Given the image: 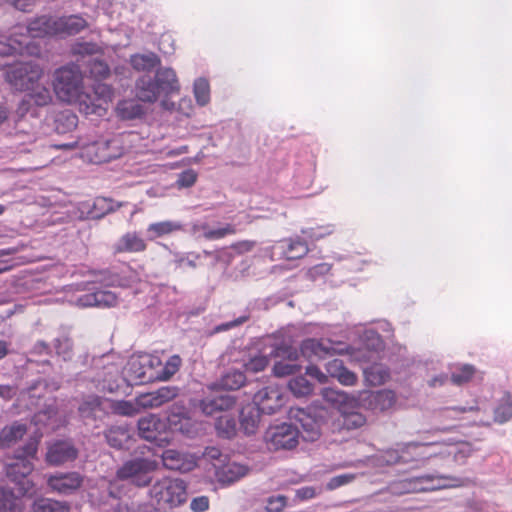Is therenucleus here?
<instances>
[{
    "mask_svg": "<svg viewBox=\"0 0 512 512\" xmlns=\"http://www.w3.org/2000/svg\"><path fill=\"white\" fill-rule=\"evenodd\" d=\"M53 89L61 102L75 105L85 115H104L113 98L112 87L104 83H97L91 92H86L84 75L76 64H68L55 70Z\"/></svg>",
    "mask_w": 512,
    "mask_h": 512,
    "instance_id": "f257e3e1",
    "label": "nucleus"
},
{
    "mask_svg": "<svg viewBox=\"0 0 512 512\" xmlns=\"http://www.w3.org/2000/svg\"><path fill=\"white\" fill-rule=\"evenodd\" d=\"M50 36H57L56 17L42 15L27 26L17 25L9 37L0 40V60L11 55L39 56L41 48L33 39ZM5 65L0 61V67Z\"/></svg>",
    "mask_w": 512,
    "mask_h": 512,
    "instance_id": "f03ea898",
    "label": "nucleus"
},
{
    "mask_svg": "<svg viewBox=\"0 0 512 512\" xmlns=\"http://www.w3.org/2000/svg\"><path fill=\"white\" fill-rule=\"evenodd\" d=\"M149 496L158 510L171 511L187 502L188 484L181 478L165 476L151 485Z\"/></svg>",
    "mask_w": 512,
    "mask_h": 512,
    "instance_id": "7ed1b4c3",
    "label": "nucleus"
},
{
    "mask_svg": "<svg viewBox=\"0 0 512 512\" xmlns=\"http://www.w3.org/2000/svg\"><path fill=\"white\" fill-rule=\"evenodd\" d=\"M462 485H464V480L460 478L427 474L419 477L394 481L389 484L388 490L392 494L400 496L404 494L435 491Z\"/></svg>",
    "mask_w": 512,
    "mask_h": 512,
    "instance_id": "20e7f679",
    "label": "nucleus"
},
{
    "mask_svg": "<svg viewBox=\"0 0 512 512\" xmlns=\"http://www.w3.org/2000/svg\"><path fill=\"white\" fill-rule=\"evenodd\" d=\"M161 359L151 354L133 355L124 368V379L129 385H143L157 381Z\"/></svg>",
    "mask_w": 512,
    "mask_h": 512,
    "instance_id": "39448f33",
    "label": "nucleus"
},
{
    "mask_svg": "<svg viewBox=\"0 0 512 512\" xmlns=\"http://www.w3.org/2000/svg\"><path fill=\"white\" fill-rule=\"evenodd\" d=\"M158 468L155 460L148 458H134L122 464L116 471V478L119 480H129L137 487H146L151 481L150 473Z\"/></svg>",
    "mask_w": 512,
    "mask_h": 512,
    "instance_id": "423d86ee",
    "label": "nucleus"
},
{
    "mask_svg": "<svg viewBox=\"0 0 512 512\" xmlns=\"http://www.w3.org/2000/svg\"><path fill=\"white\" fill-rule=\"evenodd\" d=\"M124 148L119 138L99 140L85 145L81 157L93 164H103L121 157Z\"/></svg>",
    "mask_w": 512,
    "mask_h": 512,
    "instance_id": "0eeeda50",
    "label": "nucleus"
},
{
    "mask_svg": "<svg viewBox=\"0 0 512 512\" xmlns=\"http://www.w3.org/2000/svg\"><path fill=\"white\" fill-rule=\"evenodd\" d=\"M435 444L437 443L420 441L409 442L404 444L400 449H387L384 451L382 458L388 465L417 462L430 457L431 454L426 455L423 449Z\"/></svg>",
    "mask_w": 512,
    "mask_h": 512,
    "instance_id": "6e6552de",
    "label": "nucleus"
},
{
    "mask_svg": "<svg viewBox=\"0 0 512 512\" xmlns=\"http://www.w3.org/2000/svg\"><path fill=\"white\" fill-rule=\"evenodd\" d=\"M43 69L35 62H23L7 72V80L17 90L25 91L39 83Z\"/></svg>",
    "mask_w": 512,
    "mask_h": 512,
    "instance_id": "1a4fd4ad",
    "label": "nucleus"
},
{
    "mask_svg": "<svg viewBox=\"0 0 512 512\" xmlns=\"http://www.w3.org/2000/svg\"><path fill=\"white\" fill-rule=\"evenodd\" d=\"M299 428L282 423L270 427L265 433V441L270 450H292L299 441Z\"/></svg>",
    "mask_w": 512,
    "mask_h": 512,
    "instance_id": "9d476101",
    "label": "nucleus"
},
{
    "mask_svg": "<svg viewBox=\"0 0 512 512\" xmlns=\"http://www.w3.org/2000/svg\"><path fill=\"white\" fill-rule=\"evenodd\" d=\"M290 418L300 425L299 435L305 441H315L321 435L322 417L316 415L310 409L295 408L290 410Z\"/></svg>",
    "mask_w": 512,
    "mask_h": 512,
    "instance_id": "9b49d317",
    "label": "nucleus"
},
{
    "mask_svg": "<svg viewBox=\"0 0 512 512\" xmlns=\"http://www.w3.org/2000/svg\"><path fill=\"white\" fill-rule=\"evenodd\" d=\"M253 402L259 407L263 414L271 415L283 407L285 397L279 386L270 385L256 392L253 397Z\"/></svg>",
    "mask_w": 512,
    "mask_h": 512,
    "instance_id": "f8f14e48",
    "label": "nucleus"
},
{
    "mask_svg": "<svg viewBox=\"0 0 512 512\" xmlns=\"http://www.w3.org/2000/svg\"><path fill=\"white\" fill-rule=\"evenodd\" d=\"M77 457L78 450L72 442L58 440L48 446L45 461L50 466H60L74 461Z\"/></svg>",
    "mask_w": 512,
    "mask_h": 512,
    "instance_id": "ddd939ff",
    "label": "nucleus"
},
{
    "mask_svg": "<svg viewBox=\"0 0 512 512\" xmlns=\"http://www.w3.org/2000/svg\"><path fill=\"white\" fill-rule=\"evenodd\" d=\"M179 394L176 386H163L155 391L143 393L137 396L136 404L144 409L159 408L174 400Z\"/></svg>",
    "mask_w": 512,
    "mask_h": 512,
    "instance_id": "4468645a",
    "label": "nucleus"
},
{
    "mask_svg": "<svg viewBox=\"0 0 512 512\" xmlns=\"http://www.w3.org/2000/svg\"><path fill=\"white\" fill-rule=\"evenodd\" d=\"M83 484V476L78 472L56 473L47 479V485L59 494H71Z\"/></svg>",
    "mask_w": 512,
    "mask_h": 512,
    "instance_id": "2eb2a0df",
    "label": "nucleus"
},
{
    "mask_svg": "<svg viewBox=\"0 0 512 512\" xmlns=\"http://www.w3.org/2000/svg\"><path fill=\"white\" fill-rule=\"evenodd\" d=\"M161 459L165 468L180 472H189L197 465L196 458L193 455L175 449L163 451Z\"/></svg>",
    "mask_w": 512,
    "mask_h": 512,
    "instance_id": "dca6fc26",
    "label": "nucleus"
},
{
    "mask_svg": "<svg viewBox=\"0 0 512 512\" xmlns=\"http://www.w3.org/2000/svg\"><path fill=\"white\" fill-rule=\"evenodd\" d=\"M167 421L170 428L175 431L187 435L193 432L194 424L189 415V411L185 405L180 402H176L170 407Z\"/></svg>",
    "mask_w": 512,
    "mask_h": 512,
    "instance_id": "f3484780",
    "label": "nucleus"
},
{
    "mask_svg": "<svg viewBox=\"0 0 512 512\" xmlns=\"http://www.w3.org/2000/svg\"><path fill=\"white\" fill-rule=\"evenodd\" d=\"M118 303V297L109 290H97L92 293L81 295L77 299V305L80 307H115Z\"/></svg>",
    "mask_w": 512,
    "mask_h": 512,
    "instance_id": "a211bd4d",
    "label": "nucleus"
},
{
    "mask_svg": "<svg viewBox=\"0 0 512 512\" xmlns=\"http://www.w3.org/2000/svg\"><path fill=\"white\" fill-rule=\"evenodd\" d=\"M28 93L25 95L23 100L20 102L18 107V114L23 116L25 113L29 110V105L31 102H33L37 106H46L51 103L52 101V95L50 93V90L39 83L34 85L30 89H26Z\"/></svg>",
    "mask_w": 512,
    "mask_h": 512,
    "instance_id": "6ab92c4d",
    "label": "nucleus"
},
{
    "mask_svg": "<svg viewBox=\"0 0 512 512\" xmlns=\"http://www.w3.org/2000/svg\"><path fill=\"white\" fill-rule=\"evenodd\" d=\"M363 400L366 408L373 411H385L395 404L396 397L393 391L384 389L368 392Z\"/></svg>",
    "mask_w": 512,
    "mask_h": 512,
    "instance_id": "aec40b11",
    "label": "nucleus"
},
{
    "mask_svg": "<svg viewBox=\"0 0 512 512\" xmlns=\"http://www.w3.org/2000/svg\"><path fill=\"white\" fill-rule=\"evenodd\" d=\"M57 36H72L88 27V22L80 15L56 17Z\"/></svg>",
    "mask_w": 512,
    "mask_h": 512,
    "instance_id": "412c9836",
    "label": "nucleus"
},
{
    "mask_svg": "<svg viewBox=\"0 0 512 512\" xmlns=\"http://www.w3.org/2000/svg\"><path fill=\"white\" fill-rule=\"evenodd\" d=\"M277 249L283 258L296 260L304 257L308 251V244L300 238H290L279 241Z\"/></svg>",
    "mask_w": 512,
    "mask_h": 512,
    "instance_id": "4be33fe9",
    "label": "nucleus"
},
{
    "mask_svg": "<svg viewBox=\"0 0 512 512\" xmlns=\"http://www.w3.org/2000/svg\"><path fill=\"white\" fill-rule=\"evenodd\" d=\"M214 467L218 481L225 484H231L239 480L248 472L246 466L236 462H227L219 465L214 463Z\"/></svg>",
    "mask_w": 512,
    "mask_h": 512,
    "instance_id": "5701e85b",
    "label": "nucleus"
},
{
    "mask_svg": "<svg viewBox=\"0 0 512 512\" xmlns=\"http://www.w3.org/2000/svg\"><path fill=\"white\" fill-rule=\"evenodd\" d=\"M301 353L306 357L325 358L335 353L330 341L324 339L309 338L304 340L300 346Z\"/></svg>",
    "mask_w": 512,
    "mask_h": 512,
    "instance_id": "b1692460",
    "label": "nucleus"
},
{
    "mask_svg": "<svg viewBox=\"0 0 512 512\" xmlns=\"http://www.w3.org/2000/svg\"><path fill=\"white\" fill-rule=\"evenodd\" d=\"M236 398L231 395H217L207 397L200 401V408L205 415H214L216 412L227 411L234 407Z\"/></svg>",
    "mask_w": 512,
    "mask_h": 512,
    "instance_id": "393cba45",
    "label": "nucleus"
},
{
    "mask_svg": "<svg viewBox=\"0 0 512 512\" xmlns=\"http://www.w3.org/2000/svg\"><path fill=\"white\" fill-rule=\"evenodd\" d=\"M161 91L155 79L144 75L136 82V96L140 101L153 103L160 96Z\"/></svg>",
    "mask_w": 512,
    "mask_h": 512,
    "instance_id": "a878e982",
    "label": "nucleus"
},
{
    "mask_svg": "<svg viewBox=\"0 0 512 512\" xmlns=\"http://www.w3.org/2000/svg\"><path fill=\"white\" fill-rule=\"evenodd\" d=\"M147 245L136 232H128L124 234L114 245V253H138L143 252Z\"/></svg>",
    "mask_w": 512,
    "mask_h": 512,
    "instance_id": "bb28decb",
    "label": "nucleus"
},
{
    "mask_svg": "<svg viewBox=\"0 0 512 512\" xmlns=\"http://www.w3.org/2000/svg\"><path fill=\"white\" fill-rule=\"evenodd\" d=\"M261 410L257 405H246L240 411V428L247 435L255 434L260 423Z\"/></svg>",
    "mask_w": 512,
    "mask_h": 512,
    "instance_id": "cd10ccee",
    "label": "nucleus"
},
{
    "mask_svg": "<svg viewBox=\"0 0 512 512\" xmlns=\"http://www.w3.org/2000/svg\"><path fill=\"white\" fill-rule=\"evenodd\" d=\"M34 464L25 457H15V461L6 465L7 477L16 483L21 482L24 478L32 473Z\"/></svg>",
    "mask_w": 512,
    "mask_h": 512,
    "instance_id": "c85d7f7f",
    "label": "nucleus"
},
{
    "mask_svg": "<svg viewBox=\"0 0 512 512\" xmlns=\"http://www.w3.org/2000/svg\"><path fill=\"white\" fill-rule=\"evenodd\" d=\"M327 373L345 386H352L357 382V376L354 372L344 367L342 360L333 359L326 365Z\"/></svg>",
    "mask_w": 512,
    "mask_h": 512,
    "instance_id": "c756f323",
    "label": "nucleus"
},
{
    "mask_svg": "<svg viewBox=\"0 0 512 512\" xmlns=\"http://www.w3.org/2000/svg\"><path fill=\"white\" fill-rule=\"evenodd\" d=\"M155 80L161 93L169 95L179 91L180 86L176 73L171 68H163L157 70Z\"/></svg>",
    "mask_w": 512,
    "mask_h": 512,
    "instance_id": "7c9ffc66",
    "label": "nucleus"
},
{
    "mask_svg": "<svg viewBox=\"0 0 512 512\" xmlns=\"http://www.w3.org/2000/svg\"><path fill=\"white\" fill-rule=\"evenodd\" d=\"M27 432L25 424L14 422L0 431V449L8 448L23 438Z\"/></svg>",
    "mask_w": 512,
    "mask_h": 512,
    "instance_id": "2f4dec72",
    "label": "nucleus"
},
{
    "mask_svg": "<svg viewBox=\"0 0 512 512\" xmlns=\"http://www.w3.org/2000/svg\"><path fill=\"white\" fill-rule=\"evenodd\" d=\"M161 427V420L155 415L143 417L138 421L139 435L147 441H156Z\"/></svg>",
    "mask_w": 512,
    "mask_h": 512,
    "instance_id": "473e14b6",
    "label": "nucleus"
},
{
    "mask_svg": "<svg viewBox=\"0 0 512 512\" xmlns=\"http://www.w3.org/2000/svg\"><path fill=\"white\" fill-rule=\"evenodd\" d=\"M23 499L7 487H0V512H23Z\"/></svg>",
    "mask_w": 512,
    "mask_h": 512,
    "instance_id": "72a5a7b5",
    "label": "nucleus"
},
{
    "mask_svg": "<svg viewBox=\"0 0 512 512\" xmlns=\"http://www.w3.org/2000/svg\"><path fill=\"white\" fill-rule=\"evenodd\" d=\"M79 413L83 419H100L105 414L99 396H88L79 406Z\"/></svg>",
    "mask_w": 512,
    "mask_h": 512,
    "instance_id": "f704fd0d",
    "label": "nucleus"
},
{
    "mask_svg": "<svg viewBox=\"0 0 512 512\" xmlns=\"http://www.w3.org/2000/svg\"><path fill=\"white\" fill-rule=\"evenodd\" d=\"M182 229L183 225L180 222L166 220L151 223L147 228V232L150 234V239L152 240L181 231Z\"/></svg>",
    "mask_w": 512,
    "mask_h": 512,
    "instance_id": "c9c22d12",
    "label": "nucleus"
},
{
    "mask_svg": "<svg viewBox=\"0 0 512 512\" xmlns=\"http://www.w3.org/2000/svg\"><path fill=\"white\" fill-rule=\"evenodd\" d=\"M246 383V375L239 370H230L226 372L216 385L223 390H238Z\"/></svg>",
    "mask_w": 512,
    "mask_h": 512,
    "instance_id": "e433bc0d",
    "label": "nucleus"
},
{
    "mask_svg": "<svg viewBox=\"0 0 512 512\" xmlns=\"http://www.w3.org/2000/svg\"><path fill=\"white\" fill-rule=\"evenodd\" d=\"M31 509L32 512H69L70 505L66 501L39 498L33 502Z\"/></svg>",
    "mask_w": 512,
    "mask_h": 512,
    "instance_id": "4c0bfd02",
    "label": "nucleus"
},
{
    "mask_svg": "<svg viewBox=\"0 0 512 512\" xmlns=\"http://www.w3.org/2000/svg\"><path fill=\"white\" fill-rule=\"evenodd\" d=\"M131 66L137 71H150L159 65L160 59L155 53L134 54L130 57Z\"/></svg>",
    "mask_w": 512,
    "mask_h": 512,
    "instance_id": "58836bf2",
    "label": "nucleus"
},
{
    "mask_svg": "<svg viewBox=\"0 0 512 512\" xmlns=\"http://www.w3.org/2000/svg\"><path fill=\"white\" fill-rule=\"evenodd\" d=\"M201 229L203 231V237L206 240H219L228 235L236 234L237 230L233 224H226L225 226L218 229H210L207 224L195 225L194 231Z\"/></svg>",
    "mask_w": 512,
    "mask_h": 512,
    "instance_id": "ea45409f",
    "label": "nucleus"
},
{
    "mask_svg": "<svg viewBox=\"0 0 512 512\" xmlns=\"http://www.w3.org/2000/svg\"><path fill=\"white\" fill-rule=\"evenodd\" d=\"M512 418V396L505 393L494 410V421L499 424L506 423Z\"/></svg>",
    "mask_w": 512,
    "mask_h": 512,
    "instance_id": "a19ab883",
    "label": "nucleus"
},
{
    "mask_svg": "<svg viewBox=\"0 0 512 512\" xmlns=\"http://www.w3.org/2000/svg\"><path fill=\"white\" fill-rule=\"evenodd\" d=\"M117 113L122 119H135L144 114V109L134 100H123L117 105Z\"/></svg>",
    "mask_w": 512,
    "mask_h": 512,
    "instance_id": "79ce46f5",
    "label": "nucleus"
},
{
    "mask_svg": "<svg viewBox=\"0 0 512 512\" xmlns=\"http://www.w3.org/2000/svg\"><path fill=\"white\" fill-rule=\"evenodd\" d=\"M105 438L109 446L115 449H121L129 440L130 435L128 430L125 428L111 427L106 431Z\"/></svg>",
    "mask_w": 512,
    "mask_h": 512,
    "instance_id": "37998d69",
    "label": "nucleus"
},
{
    "mask_svg": "<svg viewBox=\"0 0 512 512\" xmlns=\"http://www.w3.org/2000/svg\"><path fill=\"white\" fill-rule=\"evenodd\" d=\"M366 418L359 412L342 413L338 418V425L341 429L353 430L362 427Z\"/></svg>",
    "mask_w": 512,
    "mask_h": 512,
    "instance_id": "c03bdc74",
    "label": "nucleus"
},
{
    "mask_svg": "<svg viewBox=\"0 0 512 512\" xmlns=\"http://www.w3.org/2000/svg\"><path fill=\"white\" fill-rule=\"evenodd\" d=\"M215 428L219 436L230 439L236 434V422L230 415H221L217 418Z\"/></svg>",
    "mask_w": 512,
    "mask_h": 512,
    "instance_id": "a18cd8bd",
    "label": "nucleus"
},
{
    "mask_svg": "<svg viewBox=\"0 0 512 512\" xmlns=\"http://www.w3.org/2000/svg\"><path fill=\"white\" fill-rule=\"evenodd\" d=\"M475 373L476 368L473 365L463 364L456 367V369L452 372L450 379L454 385L461 386L471 381Z\"/></svg>",
    "mask_w": 512,
    "mask_h": 512,
    "instance_id": "49530a36",
    "label": "nucleus"
},
{
    "mask_svg": "<svg viewBox=\"0 0 512 512\" xmlns=\"http://www.w3.org/2000/svg\"><path fill=\"white\" fill-rule=\"evenodd\" d=\"M182 364V359L179 355H172L169 357V359L166 361L164 366H160L158 370L159 378L157 381H167L169 380L173 375H175Z\"/></svg>",
    "mask_w": 512,
    "mask_h": 512,
    "instance_id": "de8ad7c7",
    "label": "nucleus"
},
{
    "mask_svg": "<svg viewBox=\"0 0 512 512\" xmlns=\"http://www.w3.org/2000/svg\"><path fill=\"white\" fill-rule=\"evenodd\" d=\"M78 125V116L71 111L61 112L56 119V130L59 133H67Z\"/></svg>",
    "mask_w": 512,
    "mask_h": 512,
    "instance_id": "09e8293b",
    "label": "nucleus"
},
{
    "mask_svg": "<svg viewBox=\"0 0 512 512\" xmlns=\"http://www.w3.org/2000/svg\"><path fill=\"white\" fill-rule=\"evenodd\" d=\"M288 387L296 397L308 396L313 391V385L303 376L291 379Z\"/></svg>",
    "mask_w": 512,
    "mask_h": 512,
    "instance_id": "8fccbe9b",
    "label": "nucleus"
},
{
    "mask_svg": "<svg viewBox=\"0 0 512 512\" xmlns=\"http://www.w3.org/2000/svg\"><path fill=\"white\" fill-rule=\"evenodd\" d=\"M270 356L273 358H281L283 361L296 362L299 358V352L297 348L291 345L281 344L274 347Z\"/></svg>",
    "mask_w": 512,
    "mask_h": 512,
    "instance_id": "3c124183",
    "label": "nucleus"
},
{
    "mask_svg": "<svg viewBox=\"0 0 512 512\" xmlns=\"http://www.w3.org/2000/svg\"><path fill=\"white\" fill-rule=\"evenodd\" d=\"M194 96L200 106H205L210 101V85L204 78H199L194 83Z\"/></svg>",
    "mask_w": 512,
    "mask_h": 512,
    "instance_id": "603ef678",
    "label": "nucleus"
},
{
    "mask_svg": "<svg viewBox=\"0 0 512 512\" xmlns=\"http://www.w3.org/2000/svg\"><path fill=\"white\" fill-rule=\"evenodd\" d=\"M365 376L372 385H380L389 378V371L382 366L374 365L365 370Z\"/></svg>",
    "mask_w": 512,
    "mask_h": 512,
    "instance_id": "864d4df0",
    "label": "nucleus"
},
{
    "mask_svg": "<svg viewBox=\"0 0 512 512\" xmlns=\"http://www.w3.org/2000/svg\"><path fill=\"white\" fill-rule=\"evenodd\" d=\"M301 366L298 365L296 362H286L283 360L275 362L273 366V374L276 377H286L290 375H294L298 371H300Z\"/></svg>",
    "mask_w": 512,
    "mask_h": 512,
    "instance_id": "5fc2aeb1",
    "label": "nucleus"
},
{
    "mask_svg": "<svg viewBox=\"0 0 512 512\" xmlns=\"http://www.w3.org/2000/svg\"><path fill=\"white\" fill-rule=\"evenodd\" d=\"M270 358L267 355H255L254 357H251L246 363H245V369L248 372L251 373H258L262 372L266 369V367L269 365Z\"/></svg>",
    "mask_w": 512,
    "mask_h": 512,
    "instance_id": "6e6d98bb",
    "label": "nucleus"
},
{
    "mask_svg": "<svg viewBox=\"0 0 512 512\" xmlns=\"http://www.w3.org/2000/svg\"><path fill=\"white\" fill-rule=\"evenodd\" d=\"M107 370V374L103 378V387L113 392L119 388L120 369L116 365H111L107 367Z\"/></svg>",
    "mask_w": 512,
    "mask_h": 512,
    "instance_id": "4d7b16f0",
    "label": "nucleus"
},
{
    "mask_svg": "<svg viewBox=\"0 0 512 512\" xmlns=\"http://www.w3.org/2000/svg\"><path fill=\"white\" fill-rule=\"evenodd\" d=\"M472 447L469 443L463 442L452 445L449 450V455H452L454 461L457 463H464L465 460L472 454Z\"/></svg>",
    "mask_w": 512,
    "mask_h": 512,
    "instance_id": "13d9d810",
    "label": "nucleus"
},
{
    "mask_svg": "<svg viewBox=\"0 0 512 512\" xmlns=\"http://www.w3.org/2000/svg\"><path fill=\"white\" fill-rule=\"evenodd\" d=\"M55 350L64 360H70L73 356V343L69 337L63 336L55 340Z\"/></svg>",
    "mask_w": 512,
    "mask_h": 512,
    "instance_id": "bf43d9fd",
    "label": "nucleus"
},
{
    "mask_svg": "<svg viewBox=\"0 0 512 512\" xmlns=\"http://www.w3.org/2000/svg\"><path fill=\"white\" fill-rule=\"evenodd\" d=\"M332 225H318L315 227H309L302 230V233L306 235L310 240L317 241L333 233Z\"/></svg>",
    "mask_w": 512,
    "mask_h": 512,
    "instance_id": "052dcab7",
    "label": "nucleus"
},
{
    "mask_svg": "<svg viewBox=\"0 0 512 512\" xmlns=\"http://www.w3.org/2000/svg\"><path fill=\"white\" fill-rule=\"evenodd\" d=\"M72 51L77 55H94L102 52L101 47L93 42H77Z\"/></svg>",
    "mask_w": 512,
    "mask_h": 512,
    "instance_id": "680f3d73",
    "label": "nucleus"
},
{
    "mask_svg": "<svg viewBox=\"0 0 512 512\" xmlns=\"http://www.w3.org/2000/svg\"><path fill=\"white\" fill-rule=\"evenodd\" d=\"M90 74L92 77L102 80L110 75V68L107 63L101 60H94L90 64Z\"/></svg>",
    "mask_w": 512,
    "mask_h": 512,
    "instance_id": "e2e57ef3",
    "label": "nucleus"
},
{
    "mask_svg": "<svg viewBox=\"0 0 512 512\" xmlns=\"http://www.w3.org/2000/svg\"><path fill=\"white\" fill-rule=\"evenodd\" d=\"M287 506V497L284 495H275L267 499L266 511L267 512H282Z\"/></svg>",
    "mask_w": 512,
    "mask_h": 512,
    "instance_id": "0e129e2a",
    "label": "nucleus"
},
{
    "mask_svg": "<svg viewBox=\"0 0 512 512\" xmlns=\"http://www.w3.org/2000/svg\"><path fill=\"white\" fill-rule=\"evenodd\" d=\"M323 398L334 405H341L346 402L347 395L344 392L333 388H325L322 391Z\"/></svg>",
    "mask_w": 512,
    "mask_h": 512,
    "instance_id": "69168bd1",
    "label": "nucleus"
},
{
    "mask_svg": "<svg viewBox=\"0 0 512 512\" xmlns=\"http://www.w3.org/2000/svg\"><path fill=\"white\" fill-rule=\"evenodd\" d=\"M257 245L254 240H241L231 244L230 249L235 251L236 254L242 255L251 252Z\"/></svg>",
    "mask_w": 512,
    "mask_h": 512,
    "instance_id": "338daca9",
    "label": "nucleus"
},
{
    "mask_svg": "<svg viewBox=\"0 0 512 512\" xmlns=\"http://www.w3.org/2000/svg\"><path fill=\"white\" fill-rule=\"evenodd\" d=\"M355 476L353 474H342L335 476L329 480L327 483V489L328 490H334L337 489L343 485H346L353 481Z\"/></svg>",
    "mask_w": 512,
    "mask_h": 512,
    "instance_id": "774afa93",
    "label": "nucleus"
}]
</instances>
